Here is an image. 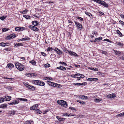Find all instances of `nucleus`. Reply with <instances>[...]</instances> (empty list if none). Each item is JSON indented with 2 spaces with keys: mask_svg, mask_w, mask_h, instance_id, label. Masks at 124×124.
Instances as JSON below:
<instances>
[{
  "mask_svg": "<svg viewBox=\"0 0 124 124\" xmlns=\"http://www.w3.org/2000/svg\"><path fill=\"white\" fill-rule=\"evenodd\" d=\"M32 73H28L25 74V75L27 77H32Z\"/></svg>",
  "mask_w": 124,
  "mask_h": 124,
  "instance_id": "obj_25",
  "label": "nucleus"
},
{
  "mask_svg": "<svg viewBox=\"0 0 124 124\" xmlns=\"http://www.w3.org/2000/svg\"><path fill=\"white\" fill-rule=\"evenodd\" d=\"M50 66V65L48 64L47 63L45 64V67H49Z\"/></svg>",
  "mask_w": 124,
  "mask_h": 124,
  "instance_id": "obj_46",
  "label": "nucleus"
},
{
  "mask_svg": "<svg viewBox=\"0 0 124 124\" xmlns=\"http://www.w3.org/2000/svg\"><path fill=\"white\" fill-rule=\"evenodd\" d=\"M92 34H94L96 35H97L98 34V33L95 31H92Z\"/></svg>",
  "mask_w": 124,
  "mask_h": 124,
  "instance_id": "obj_41",
  "label": "nucleus"
},
{
  "mask_svg": "<svg viewBox=\"0 0 124 124\" xmlns=\"http://www.w3.org/2000/svg\"><path fill=\"white\" fill-rule=\"evenodd\" d=\"M56 118L60 121H64L65 120V118H61L59 116H56Z\"/></svg>",
  "mask_w": 124,
  "mask_h": 124,
  "instance_id": "obj_13",
  "label": "nucleus"
},
{
  "mask_svg": "<svg viewBox=\"0 0 124 124\" xmlns=\"http://www.w3.org/2000/svg\"><path fill=\"white\" fill-rule=\"evenodd\" d=\"M53 50L54 49L52 47H48L47 49V50L48 51H51Z\"/></svg>",
  "mask_w": 124,
  "mask_h": 124,
  "instance_id": "obj_35",
  "label": "nucleus"
},
{
  "mask_svg": "<svg viewBox=\"0 0 124 124\" xmlns=\"http://www.w3.org/2000/svg\"><path fill=\"white\" fill-rule=\"evenodd\" d=\"M63 50L66 53H68L69 51L67 49L65 48L63 49Z\"/></svg>",
  "mask_w": 124,
  "mask_h": 124,
  "instance_id": "obj_47",
  "label": "nucleus"
},
{
  "mask_svg": "<svg viewBox=\"0 0 124 124\" xmlns=\"http://www.w3.org/2000/svg\"><path fill=\"white\" fill-rule=\"evenodd\" d=\"M36 108H35V107L34 106V105L33 106H32L30 108V110H34Z\"/></svg>",
  "mask_w": 124,
  "mask_h": 124,
  "instance_id": "obj_45",
  "label": "nucleus"
},
{
  "mask_svg": "<svg viewBox=\"0 0 124 124\" xmlns=\"http://www.w3.org/2000/svg\"><path fill=\"white\" fill-rule=\"evenodd\" d=\"M116 32L121 37L122 36V34L119 30H117Z\"/></svg>",
  "mask_w": 124,
  "mask_h": 124,
  "instance_id": "obj_37",
  "label": "nucleus"
},
{
  "mask_svg": "<svg viewBox=\"0 0 124 124\" xmlns=\"http://www.w3.org/2000/svg\"><path fill=\"white\" fill-rule=\"evenodd\" d=\"M17 99L18 98H17L16 100H15L13 101L14 102L15 104H17L19 103V100H18Z\"/></svg>",
  "mask_w": 124,
  "mask_h": 124,
  "instance_id": "obj_38",
  "label": "nucleus"
},
{
  "mask_svg": "<svg viewBox=\"0 0 124 124\" xmlns=\"http://www.w3.org/2000/svg\"><path fill=\"white\" fill-rule=\"evenodd\" d=\"M56 68L62 70H66V69L65 67L62 66L57 67Z\"/></svg>",
  "mask_w": 124,
  "mask_h": 124,
  "instance_id": "obj_11",
  "label": "nucleus"
},
{
  "mask_svg": "<svg viewBox=\"0 0 124 124\" xmlns=\"http://www.w3.org/2000/svg\"><path fill=\"white\" fill-rule=\"evenodd\" d=\"M116 44L119 46H120L121 47H123V46L124 45V44L123 43L120 42H116Z\"/></svg>",
  "mask_w": 124,
  "mask_h": 124,
  "instance_id": "obj_16",
  "label": "nucleus"
},
{
  "mask_svg": "<svg viewBox=\"0 0 124 124\" xmlns=\"http://www.w3.org/2000/svg\"><path fill=\"white\" fill-rule=\"evenodd\" d=\"M39 84L38 85L40 86H44L45 85V84L44 82H43L42 81H41L40 80H39Z\"/></svg>",
  "mask_w": 124,
  "mask_h": 124,
  "instance_id": "obj_22",
  "label": "nucleus"
},
{
  "mask_svg": "<svg viewBox=\"0 0 124 124\" xmlns=\"http://www.w3.org/2000/svg\"><path fill=\"white\" fill-rule=\"evenodd\" d=\"M32 23L33 25L35 26H37L38 25V23L37 21H35L32 22Z\"/></svg>",
  "mask_w": 124,
  "mask_h": 124,
  "instance_id": "obj_20",
  "label": "nucleus"
},
{
  "mask_svg": "<svg viewBox=\"0 0 124 124\" xmlns=\"http://www.w3.org/2000/svg\"><path fill=\"white\" fill-rule=\"evenodd\" d=\"M22 39H23V41L29 40L30 39V38L27 37L26 38H23Z\"/></svg>",
  "mask_w": 124,
  "mask_h": 124,
  "instance_id": "obj_36",
  "label": "nucleus"
},
{
  "mask_svg": "<svg viewBox=\"0 0 124 124\" xmlns=\"http://www.w3.org/2000/svg\"><path fill=\"white\" fill-rule=\"evenodd\" d=\"M5 46H9L10 45L9 43H5Z\"/></svg>",
  "mask_w": 124,
  "mask_h": 124,
  "instance_id": "obj_59",
  "label": "nucleus"
},
{
  "mask_svg": "<svg viewBox=\"0 0 124 124\" xmlns=\"http://www.w3.org/2000/svg\"><path fill=\"white\" fill-rule=\"evenodd\" d=\"M74 66L75 67H77V68H79L80 67V65H78V64H75L74 65Z\"/></svg>",
  "mask_w": 124,
  "mask_h": 124,
  "instance_id": "obj_62",
  "label": "nucleus"
},
{
  "mask_svg": "<svg viewBox=\"0 0 124 124\" xmlns=\"http://www.w3.org/2000/svg\"><path fill=\"white\" fill-rule=\"evenodd\" d=\"M77 102L80 103L81 104L83 105L85 104V102L83 101L78 100Z\"/></svg>",
  "mask_w": 124,
  "mask_h": 124,
  "instance_id": "obj_29",
  "label": "nucleus"
},
{
  "mask_svg": "<svg viewBox=\"0 0 124 124\" xmlns=\"http://www.w3.org/2000/svg\"><path fill=\"white\" fill-rule=\"evenodd\" d=\"M77 18H78V19H79L80 20H81V21H83V19L82 18H81V17H79V16H77Z\"/></svg>",
  "mask_w": 124,
  "mask_h": 124,
  "instance_id": "obj_50",
  "label": "nucleus"
},
{
  "mask_svg": "<svg viewBox=\"0 0 124 124\" xmlns=\"http://www.w3.org/2000/svg\"><path fill=\"white\" fill-rule=\"evenodd\" d=\"M8 29H7L6 28H3L2 29V31L3 32H4L6 31H8Z\"/></svg>",
  "mask_w": 124,
  "mask_h": 124,
  "instance_id": "obj_56",
  "label": "nucleus"
},
{
  "mask_svg": "<svg viewBox=\"0 0 124 124\" xmlns=\"http://www.w3.org/2000/svg\"><path fill=\"white\" fill-rule=\"evenodd\" d=\"M5 100L6 99L3 97H0V103L3 102L5 101Z\"/></svg>",
  "mask_w": 124,
  "mask_h": 124,
  "instance_id": "obj_24",
  "label": "nucleus"
},
{
  "mask_svg": "<svg viewBox=\"0 0 124 124\" xmlns=\"http://www.w3.org/2000/svg\"><path fill=\"white\" fill-rule=\"evenodd\" d=\"M27 10L26 9H25L23 11H20V13H21L23 14H25L26 12H27Z\"/></svg>",
  "mask_w": 124,
  "mask_h": 124,
  "instance_id": "obj_42",
  "label": "nucleus"
},
{
  "mask_svg": "<svg viewBox=\"0 0 124 124\" xmlns=\"http://www.w3.org/2000/svg\"><path fill=\"white\" fill-rule=\"evenodd\" d=\"M17 99L18 100H19L21 101H28V100L27 99H25L18 98Z\"/></svg>",
  "mask_w": 124,
  "mask_h": 124,
  "instance_id": "obj_26",
  "label": "nucleus"
},
{
  "mask_svg": "<svg viewBox=\"0 0 124 124\" xmlns=\"http://www.w3.org/2000/svg\"><path fill=\"white\" fill-rule=\"evenodd\" d=\"M47 82L49 84V85H50L51 86H53L54 83L49 81H48V82Z\"/></svg>",
  "mask_w": 124,
  "mask_h": 124,
  "instance_id": "obj_39",
  "label": "nucleus"
},
{
  "mask_svg": "<svg viewBox=\"0 0 124 124\" xmlns=\"http://www.w3.org/2000/svg\"><path fill=\"white\" fill-rule=\"evenodd\" d=\"M39 80H33L32 81V83L34 84L35 85H38L39 84Z\"/></svg>",
  "mask_w": 124,
  "mask_h": 124,
  "instance_id": "obj_15",
  "label": "nucleus"
},
{
  "mask_svg": "<svg viewBox=\"0 0 124 124\" xmlns=\"http://www.w3.org/2000/svg\"><path fill=\"white\" fill-rule=\"evenodd\" d=\"M92 69H91V70H96V71H98V69H97V68H92Z\"/></svg>",
  "mask_w": 124,
  "mask_h": 124,
  "instance_id": "obj_57",
  "label": "nucleus"
},
{
  "mask_svg": "<svg viewBox=\"0 0 124 124\" xmlns=\"http://www.w3.org/2000/svg\"><path fill=\"white\" fill-rule=\"evenodd\" d=\"M57 103L62 106L66 108L68 106V105L66 101L61 100H58L57 101Z\"/></svg>",
  "mask_w": 124,
  "mask_h": 124,
  "instance_id": "obj_3",
  "label": "nucleus"
},
{
  "mask_svg": "<svg viewBox=\"0 0 124 124\" xmlns=\"http://www.w3.org/2000/svg\"><path fill=\"white\" fill-rule=\"evenodd\" d=\"M19 31H22L23 30H25V28L22 27H19Z\"/></svg>",
  "mask_w": 124,
  "mask_h": 124,
  "instance_id": "obj_40",
  "label": "nucleus"
},
{
  "mask_svg": "<svg viewBox=\"0 0 124 124\" xmlns=\"http://www.w3.org/2000/svg\"><path fill=\"white\" fill-rule=\"evenodd\" d=\"M104 41H106L110 43L111 42H112L111 41L109 40V39H105L104 40Z\"/></svg>",
  "mask_w": 124,
  "mask_h": 124,
  "instance_id": "obj_54",
  "label": "nucleus"
},
{
  "mask_svg": "<svg viewBox=\"0 0 124 124\" xmlns=\"http://www.w3.org/2000/svg\"><path fill=\"white\" fill-rule=\"evenodd\" d=\"M85 13L86 14L88 15L89 17L91 16H92V14L89 12L87 11H85Z\"/></svg>",
  "mask_w": 124,
  "mask_h": 124,
  "instance_id": "obj_31",
  "label": "nucleus"
},
{
  "mask_svg": "<svg viewBox=\"0 0 124 124\" xmlns=\"http://www.w3.org/2000/svg\"><path fill=\"white\" fill-rule=\"evenodd\" d=\"M29 62L31 63L33 65H35L36 64V62L34 60L30 61H29Z\"/></svg>",
  "mask_w": 124,
  "mask_h": 124,
  "instance_id": "obj_30",
  "label": "nucleus"
},
{
  "mask_svg": "<svg viewBox=\"0 0 124 124\" xmlns=\"http://www.w3.org/2000/svg\"><path fill=\"white\" fill-rule=\"evenodd\" d=\"M111 94L108 95L107 96L108 98H111Z\"/></svg>",
  "mask_w": 124,
  "mask_h": 124,
  "instance_id": "obj_63",
  "label": "nucleus"
},
{
  "mask_svg": "<svg viewBox=\"0 0 124 124\" xmlns=\"http://www.w3.org/2000/svg\"><path fill=\"white\" fill-rule=\"evenodd\" d=\"M100 52L101 53L105 54H106L107 53V52L106 51L102 50H100Z\"/></svg>",
  "mask_w": 124,
  "mask_h": 124,
  "instance_id": "obj_34",
  "label": "nucleus"
},
{
  "mask_svg": "<svg viewBox=\"0 0 124 124\" xmlns=\"http://www.w3.org/2000/svg\"><path fill=\"white\" fill-rule=\"evenodd\" d=\"M59 64H64V65L65 66H66L67 65V64L64 62H59Z\"/></svg>",
  "mask_w": 124,
  "mask_h": 124,
  "instance_id": "obj_43",
  "label": "nucleus"
},
{
  "mask_svg": "<svg viewBox=\"0 0 124 124\" xmlns=\"http://www.w3.org/2000/svg\"><path fill=\"white\" fill-rule=\"evenodd\" d=\"M5 97L6 99L5 101H8L11 100V97L10 96H5Z\"/></svg>",
  "mask_w": 124,
  "mask_h": 124,
  "instance_id": "obj_12",
  "label": "nucleus"
},
{
  "mask_svg": "<svg viewBox=\"0 0 124 124\" xmlns=\"http://www.w3.org/2000/svg\"><path fill=\"white\" fill-rule=\"evenodd\" d=\"M112 94L111 95V96H112L111 98H115V97L116 96V95L115 94L112 93V94Z\"/></svg>",
  "mask_w": 124,
  "mask_h": 124,
  "instance_id": "obj_51",
  "label": "nucleus"
},
{
  "mask_svg": "<svg viewBox=\"0 0 124 124\" xmlns=\"http://www.w3.org/2000/svg\"><path fill=\"white\" fill-rule=\"evenodd\" d=\"M16 112V111H11L9 112V114L10 116L13 115L15 114Z\"/></svg>",
  "mask_w": 124,
  "mask_h": 124,
  "instance_id": "obj_19",
  "label": "nucleus"
},
{
  "mask_svg": "<svg viewBox=\"0 0 124 124\" xmlns=\"http://www.w3.org/2000/svg\"><path fill=\"white\" fill-rule=\"evenodd\" d=\"M15 66L16 68L20 71L23 70L25 69L24 65L18 62L16 63L15 64Z\"/></svg>",
  "mask_w": 124,
  "mask_h": 124,
  "instance_id": "obj_1",
  "label": "nucleus"
},
{
  "mask_svg": "<svg viewBox=\"0 0 124 124\" xmlns=\"http://www.w3.org/2000/svg\"><path fill=\"white\" fill-rule=\"evenodd\" d=\"M102 39V38L101 37H100L99 38H97V39L98 40H101Z\"/></svg>",
  "mask_w": 124,
  "mask_h": 124,
  "instance_id": "obj_60",
  "label": "nucleus"
},
{
  "mask_svg": "<svg viewBox=\"0 0 124 124\" xmlns=\"http://www.w3.org/2000/svg\"><path fill=\"white\" fill-rule=\"evenodd\" d=\"M41 54L44 56H45L46 55V54L44 52H41Z\"/></svg>",
  "mask_w": 124,
  "mask_h": 124,
  "instance_id": "obj_61",
  "label": "nucleus"
},
{
  "mask_svg": "<svg viewBox=\"0 0 124 124\" xmlns=\"http://www.w3.org/2000/svg\"><path fill=\"white\" fill-rule=\"evenodd\" d=\"M93 1L97 3L102 5L105 7L108 8V4L103 1L100 0H93Z\"/></svg>",
  "mask_w": 124,
  "mask_h": 124,
  "instance_id": "obj_2",
  "label": "nucleus"
},
{
  "mask_svg": "<svg viewBox=\"0 0 124 124\" xmlns=\"http://www.w3.org/2000/svg\"><path fill=\"white\" fill-rule=\"evenodd\" d=\"M101 100L100 99L96 98L94 100V101L96 102H99Z\"/></svg>",
  "mask_w": 124,
  "mask_h": 124,
  "instance_id": "obj_32",
  "label": "nucleus"
},
{
  "mask_svg": "<svg viewBox=\"0 0 124 124\" xmlns=\"http://www.w3.org/2000/svg\"><path fill=\"white\" fill-rule=\"evenodd\" d=\"M98 80V79L96 78H89L87 79V80L91 81H96Z\"/></svg>",
  "mask_w": 124,
  "mask_h": 124,
  "instance_id": "obj_9",
  "label": "nucleus"
},
{
  "mask_svg": "<svg viewBox=\"0 0 124 124\" xmlns=\"http://www.w3.org/2000/svg\"><path fill=\"white\" fill-rule=\"evenodd\" d=\"M33 122L32 121H27L24 124H33Z\"/></svg>",
  "mask_w": 124,
  "mask_h": 124,
  "instance_id": "obj_27",
  "label": "nucleus"
},
{
  "mask_svg": "<svg viewBox=\"0 0 124 124\" xmlns=\"http://www.w3.org/2000/svg\"><path fill=\"white\" fill-rule=\"evenodd\" d=\"M16 37L15 34H10L7 37V39H13Z\"/></svg>",
  "mask_w": 124,
  "mask_h": 124,
  "instance_id": "obj_8",
  "label": "nucleus"
},
{
  "mask_svg": "<svg viewBox=\"0 0 124 124\" xmlns=\"http://www.w3.org/2000/svg\"><path fill=\"white\" fill-rule=\"evenodd\" d=\"M124 116V112L120 114H118L116 115V117H118L119 116L120 117L122 116Z\"/></svg>",
  "mask_w": 124,
  "mask_h": 124,
  "instance_id": "obj_21",
  "label": "nucleus"
},
{
  "mask_svg": "<svg viewBox=\"0 0 124 124\" xmlns=\"http://www.w3.org/2000/svg\"><path fill=\"white\" fill-rule=\"evenodd\" d=\"M6 16H3L2 17H0V19L2 21H3L6 18Z\"/></svg>",
  "mask_w": 124,
  "mask_h": 124,
  "instance_id": "obj_33",
  "label": "nucleus"
},
{
  "mask_svg": "<svg viewBox=\"0 0 124 124\" xmlns=\"http://www.w3.org/2000/svg\"><path fill=\"white\" fill-rule=\"evenodd\" d=\"M114 51L116 55L119 56L121 54V52L120 51L116 50H114Z\"/></svg>",
  "mask_w": 124,
  "mask_h": 124,
  "instance_id": "obj_14",
  "label": "nucleus"
},
{
  "mask_svg": "<svg viewBox=\"0 0 124 124\" xmlns=\"http://www.w3.org/2000/svg\"><path fill=\"white\" fill-rule=\"evenodd\" d=\"M7 67L9 69H11L14 67V65L12 63L8 64Z\"/></svg>",
  "mask_w": 124,
  "mask_h": 124,
  "instance_id": "obj_18",
  "label": "nucleus"
},
{
  "mask_svg": "<svg viewBox=\"0 0 124 124\" xmlns=\"http://www.w3.org/2000/svg\"><path fill=\"white\" fill-rule=\"evenodd\" d=\"M29 27L31 30L35 31H39V30L35 26L30 25L29 26Z\"/></svg>",
  "mask_w": 124,
  "mask_h": 124,
  "instance_id": "obj_5",
  "label": "nucleus"
},
{
  "mask_svg": "<svg viewBox=\"0 0 124 124\" xmlns=\"http://www.w3.org/2000/svg\"><path fill=\"white\" fill-rule=\"evenodd\" d=\"M19 27H15V30L19 31Z\"/></svg>",
  "mask_w": 124,
  "mask_h": 124,
  "instance_id": "obj_48",
  "label": "nucleus"
},
{
  "mask_svg": "<svg viewBox=\"0 0 124 124\" xmlns=\"http://www.w3.org/2000/svg\"><path fill=\"white\" fill-rule=\"evenodd\" d=\"M74 22L77 29H79L80 31H81L82 28V25L80 23L77 22L75 21Z\"/></svg>",
  "mask_w": 124,
  "mask_h": 124,
  "instance_id": "obj_4",
  "label": "nucleus"
},
{
  "mask_svg": "<svg viewBox=\"0 0 124 124\" xmlns=\"http://www.w3.org/2000/svg\"><path fill=\"white\" fill-rule=\"evenodd\" d=\"M69 108L70 109H71L72 110H76V109L75 108L72 107H70Z\"/></svg>",
  "mask_w": 124,
  "mask_h": 124,
  "instance_id": "obj_55",
  "label": "nucleus"
},
{
  "mask_svg": "<svg viewBox=\"0 0 124 124\" xmlns=\"http://www.w3.org/2000/svg\"><path fill=\"white\" fill-rule=\"evenodd\" d=\"M87 84V83L86 82H84L82 83H81V85H86Z\"/></svg>",
  "mask_w": 124,
  "mask_h": 124,
  "instance_id": "obj_58",
  "label": "nucleus"
},
{
  "mask_svg": "<svg viewBox=\"0 0 124 124\" xmlns=\"http://www.w3.org/2000/svg\"><path fill=\"white\" fill-rule=\"evenodd\" d=\"M68 53L70 55H74L75 56H77V55L76 53L73 52L72 51H69Z\"/></svg>",
  "mask_w": 124,
  "mask_h": 124,
  "instance_id": "obj_10",
  "label": "nucleus"
},
{
  "mask_svg": "<svg viewBox=\"0 0 124 124\" xmlns=\"http://www.w3.org/2000/svg\"><path fill=\"white\" fill-rule=\"evenodd\" d=\"M23 16L27 19H30L31 18L30 16H29L23 15Z\"/></svg>",
  "mask_w": 124,
  "mask_h": 124,
  "instance_id": "obj_23",
  "label": "nucleus"
},
{
  "mask_svg": "<svg viewBox=\"0 0 124 124\" xmlns=\"http://www.w3.org/2000/svg\"><path fill=\"white\" fill-rule=\"evenodd\" d=\"M7 107V105L6 104H2L0 106V108H4Z\"/></svg>",
  "mask_w": 124,
  "mask_h": 124,
  "instance_id": "obj_28",
  "label": "nucleus"
},
{
  "mask_svg": "<svg viewBox=\"0 0 124 124\" xmlns=\"http://www.w3.org/2000/svg\"><path fill=\"white\" fill-rule=\"evenodd\" d=\"M5 43L2 42L0 43V46H5Z\"/></svg>",
  "mask_w": 124,
  "mask_h": 124,
  "instance_id": "obj_53",
  "label": "nucleus"
},
{
  "mask_svg": "<svg viewBox=\"0 0 124 124\" xmlns=\"http://www.w3.org/2000/svg\"><path fill=\"white\" fill-rule=\"evenodd\" d=\"M79 97L83 100H84L85 99H88V97L87 96L83 95H80Z\"/></svg>",
  "mask_w": 124,
  "mask_h": 124,
  "instance_id": "obj_17",
  "label": "nucleus"
},
{
  "mask_svg": "<svg viewBox=\"0 0 124 124\" xmlns=\"http://www.w3.org/2000/svg\"><path fill=\"white\" fill-rule=\"evenodd\" d=\"M24 85L28 89H30L31 91H33L35 89V87L32 86L26 83L24 84Z\"/></svg>",
  "mask_w": 124,
  "mask_h": 124,
  "instance_id": "obj_6",
  "label": "nucleus"
},
{
  "mask_svg": "<svg viewBox=\"0 0 124 124\" xmlns=\"http://www.w3.org/2000/svg\"><path fill=\"white\" fill-rule=\"evenodd\" d=\"M54 50L58 54L61 55L63 53L61 51L57 48H55L54 49Z\"/></svg>",
  "mask_w": 124,
  "mask_h": 124,
  "instance_id": "obj_7",
  "label": "nucleus"
},
{
  "mask_svg": "<svg viewBox=\"0 0 124 124\" xmlns=\"http://www.w3.org/2000/svg\"><path fill=\"white\" fill-rule=\"evenodd\" d=\"M16 45L18 46H23V44L22 43H16Z\"/></svg>",
  "mask_w": 124,
  "mask_h": 124,
  "instance_id": "obj_52",
  "label": "nucleus"
},
{
  "mask_svg": "<svg viewBox=\"0 0 124 124\" xmlns=\"http://www.w3.org/2000/svg\"><path fill=\"white\" fill-rule=\"evenodd\" d=\"M32 77H36L37 75L34 73H32Z\"/></svg>",
  "mask_w": 124,
  "mask_h": 124,
  "instance_id": "obj_49",
  "label": "nucleus"
},
{
  "mask_svg": "<svg viewBox=\"0 0 124 124\" xmlns=\"http://www.w3.org/2000/svg\"><path fill=\"white\" fill-rule=\"evenodd\" d=\"M119 22L122 25H124V22L121 20L119 21Z\"/></svg>",
  "mask_w": 124,
  "mask_h": 124,
  "instance_id": "obj_64",
  "label": "nucleus"
},
{
  "mask_svg": "<svg viewBox=\"0 0 124 124\" xmlns=\"http://www.w3.org/2000/svg\"><path fill=\"white\" fill-rule=\"evenodd\" d=\"M36 112L39 114H40L41 113V111L39 109H37L36 110Z\"/></svg>",
  "mask_w": 124,
  "mask_h": 124,
  "instance_id": "obj_44",
  "label": "nucleus"
}]
</instances>
